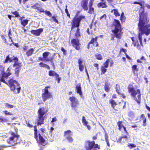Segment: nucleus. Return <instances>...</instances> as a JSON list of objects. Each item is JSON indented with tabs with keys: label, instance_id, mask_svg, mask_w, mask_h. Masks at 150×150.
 <instances>
[{
	"label": "nucleus",
	"instance_id": "1",
	"mask_svg": "<svg viewBox=\"0 0 150 150\" xmlns=\"http://www.w3.org/2000/svg\"><path fill=\"white\" fill-rule=\"evenodd\" d=\"M143 14L140 12V20L138 24L139 31L138 35L139 40L141 45L142 46V38L144 34L148 36L150 34V24H146L145 23H147L148 21L147 20V14H144L143 11Z\"/></svg>",
	"mask_w": 150,
	"mask_h": 150
},
{
	"label": "nucleus",
	"instance_id": "2",
	"mask_svg": "<svg viewBox=\"0 0 150 150\" xmlns=\"http://www.w3.org/2000/svg\"><path fill=\"white\" fill-rule=\"evenodd\" d=\"M13 60H14L15 62L13 64V67H16L15 70V73L18 76L21 70V63L18 62V59L16 57H13L11 58L9 57V55L7 56L4 61L1 62L0 64V69L2 71H4V64L8 62H11Z\"/></svg>",
	"mask_w": 150,
	"mask_h": 150
},
{
	"label": "nucleus",
	"instance_id": "3",
	"mask_svg": "<svg viewBox=\"0 0 150 150\" xmlns=\"http://www.w3.org/2000/svg\"><path fill=\"white\" fill-rule=\"evenodd\" d=\"M48 111L47 107L46 106L40 107L38 112V125H41L44 124L45 119V116H44V115L48 112Z\"/></svg>",
	"mask_w": 150,
	"mask_h": 150
},
{
	"label": "nucleus",
	"instance_id": "4",
	"mask_svg": "<svg viewBox=\"0 0 150 150\" xmlns=\"http://www.w3.org/2000/svg\"><path fill=\"white\" fill-rule=\"evenodd\" d=\"M129 92L134 99L139 104L141 100V94L140 90L139 89L135 90L132 85H129L128 87Z\"/></svg>",
	"mask_w": 150,
	"mask_h": 150
},
{
	"label": "nucleus",
	"instance_id": "5",
	"mask_svg": "<svg viewBox=\"0 0 150 150\" xmlns=\"http://www.w3.org/2000/svg\"><path fill=\"white\" fill-rule=\"evenodd\" d=\"M9 83L11 90L15 94L20 93L21 87L17 82L14 80L11 79L9 81Z\"/></svg>",
	"mask_w": 150,
	"mask_h": 150
},
{
	"label": "nucleus",
	"instance_id": "6",
	"mask_svg": "<svg viewBox=\"0 0 150 150\" xmlns=\"http://www.w3.org/2000/svg\"><path fill=\"white\" fill-rule=\"evenodd\" d=\"M114 25L115 27V29L112 30V32L115 34V36L117 38H120L122 33L121 32L119 21L118 20H115Z\"/></svg>",
	"mask_w": 150,
	"mask_h": 150
},
{
	"label": "nucleus",
	"instance_id": "7",
	"mask_svg": "<svg viewBox=\"0 0 150 150\" xmlns=\"http://www.w3.org/2000/svg\"><path fill=\"white\" fill-rule=\"evenodd\" d=\"M85 148L86 150H97L100 149V146L98 144H95L94 141H88L85 145Z\"/></svg>",
	"mask_w": 150,
	"mask_h": 150
},
{
	"label": "nucleus",
	"instance_id": "8",
	"mask_svg": "<svg viewBox=\"0 0 150 150\" xmlns=\"http://www.w3.org/2000/svg\"><path fill=\"white\" fill-rule=\"evenodd\" d=\"M69 99L71 102V108L73 109L76 110L79 104L78 100L74 96L70 97Z\"/></svg>",
	"mask_w": 150,
	"mask_h": 150
},
{
	"label": "nucleus",
	"instance_id": "9",
	"mask_svg": "<svg viewBox=\"0 0 150 150\" xmlns=\"http://www.w3.org/2000/svg\"><path fill=\"white\" fill-rule=\"evenodd\" d=\"M43 93L42 94V97L43 101H45L47 99L52 98L53 96L52 94L48 90L43 89Z\"/></svg>",
	"mask_w": 150,
	"mask_h": 150
},
{
	"label": "nucleus",
	"instance_id": "10",
	"mask_svg": "<svg viewBox=\"0 0 150 150\" xmlns=\"http://www.w3.org/2000/svg\"><path fill=\"white\" fill-rule=\"evenodd\" d=\"M85 16H81L77 18L75 17L72 21V25L71 29L72 30L75 27H78L79 26L80 21L85 18Z\"/></svg>",
	"mask_w": 150,
	"mask_h": 150
},
{
	"label": "nucleus",
	"instance_id": "11",
	"mask_svg": "<svg viewBox=\"0 0 150 150\" xmlns=\"http://www.w3.org/2000/svg\"><path fill=\"white\" fill-rule=\"evenodd\" d=\"M11 74V73L10 72L9 68H8L6 73H4L1 76H0V80L1 81L7 84L5 80L6 79L7 77L10 75Z\"/></svg>",
	"mask_w": 150,
	"mask_h": 150
},
{
	"label": "nucleus",
	"instance_id": "12",
	"mask_svg": "<svg viewBox=\"0 0 150 150\" xmlns=\"http://www.w3.org/2000/svg\"><path fill=\"white\" fill-rule=\"evenodd\" d=\"M72 46L77 50L80 49L81 44L79 43V40L77 39H74L71 41Z\"/></svg>",
	"mask_w": 150,
	"mask_h": 150
},
{
	"label": "nucleus",
	"instance_id": "13",
	"mask_svg": "<svg viewBox=\"0 0 150 150\" xmlns=\"http://www.w3.org/2000/svg\"><path fill=\"white\" fill-rule=\"evenodd\" d=\"M72 134V132H71V131L68 130L64 132V136L67 140L69 141H71L73 140L72 138L71 137Z\"/></svg>",
	"mask_w": 150,
	"mask_h": 150
},
{
	"label": "nucleus",
	"instance_id": "14",
	"mask_svg": "<svg viewBox=\"0 0 150 150\" xmlns=\"http://www.w3.org/2000/svg\"><path fill=\"white\" fill-rule=\"evenodd\" d=\"M78 63L79 70L81 71H82L84 69V61L83 59H79L78 60Z\"/></svg>",
	"mask_w": 150,
	"mask_h": 150
},
{
	"label": "nucleus",
	"instance_id": "15",
	"mask_svg": "<svg viewBox=\"0 0 150 150\" xmlns=\"http://www.w3.org/2000/svg\"><path fill=\"white\" fill-rule=\"evenodd\" d=\"M50 53L49 52H45L42 54L43 57L44 59V61H51L52 59V58L51 57H49L48 58H46L48 56Z\"/></svg>",
	"mask_w": 150,
	"mask_h": 150
},
{
	"label": "nucleus",
	"instance_id": "16",
	"mask_svg": "<svg viewBox=\"0 0 150 150\" xmlns=\"http://www.w3.org/2000/svg\"><path fill=\"white\" fill-rule=\"evenodd\" d=\"M88 0H82L81 3V6L85 11H88Z\"/></svg>",
	"mask_w": 150,
	"mask_h": 150
},
{
	"label": "nucleus",
	"instance_id": "17",
	"mask_svg": "<svg viewBox=\"0 0 150 150\" xmlns=\"http://www.w3.org/2000/svg\"><path fill=\"white\" fill-rule=\"evenodd\" d=\"M43 31L42 28H40L37 30H32L31 33L36 35L39 36Z\"/></svg>",
	"mask_w": 150,
	"mask_h": 150
},
{
	"label": "nucleus",
	"instance_id": "18",
	"mask_svg": "<svg viewBox=\"0 0 150 150\" xmlns=\"http://www.w3.org/2000/svg\"><path fill=\"white\" fill-rule=\"evenodd\" d=\"M122 123L121 121H119L117 122V124L119 127V130L124 131L125 132L127 133L125 127L122 124Z\"/></svg>",
	"mask_w": 150,
	"mask_h": 150
},
{
	"label": "nucleus",
	"instance_id": "19",
	"mask_svg": "<svg viewBox=\"0 0 150 150\" xmlns=\"http://www.w3.org/2000/svg\"><path fill=\"white\" fill-rule=\"evenodd\" d=\"M76 88L77 93L79 94L81 96L82 95V92L81 91L80 83H79L76 86Z\"/></svg>",
	"mask_w": 150,
	"mask_h": 150
},
{
	"label": "nucleus",
	"instance_id": "20",
	"mask_svg": "<svg viewBox=\"0 0 150 150\" xmlns=\"http://www.w3.org/2000/svg\"><path fill=\"white\" fill-rule=\"evenodd\" d=\"M82 122L83 125L87 127V128L88 129V130H90L91 129V127L90 126L88 125V122L86 121L85 117L84 116L83 117Z\"/></svg>",
	"mask_w": 150,
	"mask_h": 150
},
{
	"label": "nucleus",
	"instance_id": "21",
	"mask_svg": "<svg viewBox=\"0 0 150 150\" xmlns=\"http://www.w3.org/2000/svg\"><path fill=\"white\" fill-rule=\"evenodd\" d=\"M97 37H96L95 38H92L90 41V42L89 43V44H93V45L95 46L96 47H97L98 46V45L97 42Z\"/></svg>",
	"mask_w": 150,
	"mask_h": 150
},
{
	"label": "nucleus",
	"instance_id": "22",
	"mask_svg": "<svg viewBox=\"0 0 150 150\" xmlns=\"http://www.w3.org/2000/svg\"><path fill=\"white\" fill-rule=\"evenodd\" d=\"M16 141H8V144L3 145L5 147H9L15 146L16 144Z\"/></svg>",
	"mask_w": 150,
	"mask_h": 150
},
{
	"label": "nucleus",
	"instance_id": "23",
	"mask_svg": "<svg viewBox=\"0 0 150 150\" xmlns=\"http://www.w3.org/2000/svg\"><path fill=\"white\" fill-rule=\"evenodd\" d=\"M134 4H139L140 6H142V3L140 2L135 1L134 3ZM143 10L144 11V14H147V13H144V8L142 6L141 7V9L139 11V15H140V12H141V13L143 14L142 12H143Z\"/></svg>",
	"mask_w": 150,
	"mask_h": 150
},
{
	"label": "nucleus",
	"instance_id": "24",
	"mask_svg": "<svg viewBox=\"0 0 150 150\" xmlns=\"http://www.w3.org/2000/svg\"><path fill=\"white\" fill-rule=\"evenodd\" d=\"M49 75L50 76H55L56 78H57L59 76V75L56 73L55 71H50L49 72Z\"/></svg>",
	"mask_w": 150,
	"mask_h": 150
},
{
	"label": "nucleus",
	"instance_id": "25",
	"mask_svg": "<svg viewBox=\"0 0 150 150\" xmlns=\"http://www.w3.org/2000/svg\"><path fill=\"white\" fill-rule=\"evenodd\" d=\"M12 137L10 138V139L11 140H17L19 137L18 134H16L13 133L12 134Z\"/></svg>",
	"mask_w": 150,
	"mask_h": 150
},
{
	"label": "nucleus",
	"instance_id": "26",
	"mask_svg": "<svg viewBox=\"0 0 150 150\" xmlns=\"http://www.w3.org/2000/svg\"><path fill=\"white\" fill-rule=\"evenodd\" d=\"M37 142L40 146H45L47 144V141H37Z\"/></svg>",
	"mask_w": 150,
	"mask_h": 150
},
{
	"label": "nucleus",
	"instance_id": "27",
	"mask_svg": "<svg viewBox=\"0 0 150 150\" xmlns=\"http://www.w3.org/2000/svg\"><path fill=\"white\" fill-rule=\"evenodd\" d=\"M109 103L111 104L112 107L113 108H114L115 105H117V103L112 99L110 100Z\"/></svg>",
	"mask_w": 150,
	"mask_h": 150
},
{
	"label": "nucleus",
	"instance_id": "28",
	"mask_svg": "<svg viewBox=\"0 0 150 150\" xmlns=\"http://www.w3.org/2000/svg\"><path fill=\"white\" fill-rule=\"evenodd\" d=\"M132 68L133 72L134 73H135V72L138 71L139 70L138 68H137V66L136 65H133Z\"/></svg>",
	"mask_w": 150,
	"mask_h": 150
},
{
	"label": "nucleus",
	"instance_id": "29",
	"mask_svg": "<svg viewBox=\"0 0 150 150\" xmlns=\"http://www.w3.org/2000/svg\"><path fill=\"white\" fill-rule=\"evenodd\" d=\"M98 7H101L102 8H106L107 7L106 5L105 4V2L100 3L98 4Z\"/></svg>",
	"mask_w": 150,
	"mask_h": 150
},
{
	"label": "nucleus",
	"instance_id": "30",
	"mask_svg": "<svg viewBox=\"0 0 150 150\" xmlns=\"http://www.w3.org/2000/svg\"><path fill=\"white\" fill-rule=\"evenodd\" d=\"M34 51V49L31 48L29 50L26 52V54L28 56L31 55Z\"/></svg>",
	"mask_w": 150,
	"mask_h": 150
},
{
	"label": "nucleus",
	"instance_id": "31",
	"mask_svg": "<svg viewBox=\"0 0 150 150\" xmlns=\"http://www.w3.org/2000/svg\"><path fill=\"white\" fill-rule=\"evenodd\" d=\"M89 10L88 11V13L92 14L94 12V8L92 7V6H88Z\"/></svg>",
	"mask_w": 150,
	"mask_h": 150
},
{
	"label": "nucleus",
	"instance_id": "32",
	"mask_svg": "<svg viewBox=\"0 0 150 150\" xmlns=\"http://www.w3.org/2000/svg\"><path fill=\"white\" fill-rule=\"evenodd\" d=\"M106 68L105 67V65L102 66L101 68V74H104L106 71L107 69H106Z\"/></svg>",
	"mask_w": 150,
	"mask_h": 150
},
{
	"label": "nucleus",
	"instance_id": "33",
	"mask_svg": "<svg viewBox=\"0 0 150 150\" xmlns=\"http://www.w3.org/2000/svg\"><path fill=\"white\" fill-rule=\"evenodd\" d=\"M39 64L41 67H45L49 69H50V67L48 65L44 64L42 62H40Z\"/></svg>",
	"mask_w": 150,
	"mask_h": 150
},
{
	"label": "nucleus",
	"instance_id": "34",
	"mask_svg": "<svg viewBox=\"0 0 150 150\" xmlns=\"http://www.w3.org/2000/svg\"><path fill=\"white\" fill-rule=\"evenodd\" d=\"M5 108L8 109H11L13 108L14 106L12 105H11L10 104L8 103H6L5 104Z\"/></svg>",
	"mask_w": 150,
	"mask_h": 150
},
{
	"label": "nucleus",
	"instance_id": "35",
	"mask_svg": "<svg viewBox=\"0 0 150 150\" xmlns=\"http://www.w3.org/2000/svg\"><path fill=\"white\" fill-rule=\"evenodd\" d=\"M28 20H23L22 21L21 24L23 27H25L28 24Z\"/></svg>",
	"mask_w": 150,
	"mask_h": 150
},
{
	"label": "nucleus",
	"instance_id": "36",
	"mask_svg": "<svg viewBox=\"0 0 150 150\" xmlns=\"http://www.w3.org/2000/svg\"><path fill=\"white\" fill-rule=\"evenodd\" d=\"M112 13H114V15L116 16H119L120 14L119 13L117 10L116 9H114L112 10L111 11Z\"/></svg>",
	"mask_w": 150,
	"mask_h": 150
},
{
	"label": "nucleus",
	"instance_id": "37",
	"mask_svg": "<svg viewBox=\"0 0 150 150\" xmlns=\"http://www.w3.org/2000/svg\"><path fill=\"white\" fill-rule=\"evenodd\" d=\"M95 56L98 59L101 60L103 59L102 56L100 54H97L95 55Z\"/></svg>",
	"mask_w": 150,
	"mask_h": 150
},
{
	"label": "nucleus",
	"instance_id": "38",
	"mask_svg": "<svg viewBox=\"0 0 150 150\" xmlns=\"http://www.w3.org/2000/svg\"><path fill=\"white\" fill-rule=\"evenodd\" d=\"M134 47L137 46V48L138 49H140L141 48L140 45L139 44L138 41L135 42H134L133 43Z\"/></svg>",
	"mask_w": 150,
	"mask_h": 150
},
{
	"label": "nucleus",
	"instance_id": "39",
	"mask_svg": "<svg viewBox=\"0 0 150 150\" xmlns=\"http://www.w3.org/2000/svg\"><path fill=\"white\" fill-rule=\"evenodd\" d=\"M105 90L107 92H108L110 90L109 86L108 83H106L105 86Z\"/></svg>",
	"mask_w": 150,
	"mask_h": 150
},
{
	"label": "nucleus",
	"instance_id": "40",
	"mask_svg": "<svg viewBox=\"0 0 150 150\" xmlns=\"http://www.w3.org/2000/svg\"><path fill=\"white\" fill-rule=\"evenodd\" d=\"M110 59H108L105 63L103 64V65H105L106 68L108 67L110 63Z\"/></svg>",
	"mask_w": 150,
	"mask_h": 150
},
{
	"label": "nucleus",
	"instance_id": "41",
	"mask_svg": "<svg viewBox=\"0 0 150 150\" xmlns=\"http://www.w3.org/2000/svg\"><path fill=\"white\" fill-rule=\"evenodd\" d=\"M52 19H50V21H54L56 23H58V20L56 19V18L54 16H53L51 17Z\"/></svg>",
	"mask_w": 150,
	"mask_h": 150
},
{
	"label": "nucleus",
	"instance_id": "42",
	"mask_svg": "<svg viewBox=\"0 0 150 150\" xmlns=\"http://www.w3.org/2000/svg\"><path fill=\"white\" fill-rule=\"evenodd\" d=\"M117 85H116V91L118 93V94L121 95V96L123 98H125L126 97V96H124L123 94H122L121 93H120L119 92L118 90H117Z\"/></svg>",
	"mask_w": 150,
	"mask_h": 150
},
{
	"label": "nucleus",
	"instance_id": "43",
	"mask_svg": "<svg viewBox=\"0 0 150 150\" xmlns=\"http://www.w3.org/2000/svg\"><path fill=\"white\" fill-rule=\"evenodd\" d=\"M6 115H12L13 114L11 112H8L7 110H5L3 111Z\"/></svg>",
	"mask_w": 150,
	"mask_h": 150
},
{
	"label": "nucleus",
	"instance_id": "44",
	"mask_svg": "<svg viewBox=\"0 0 150 150\" xmlns=\"http://www.w3.org/2000/svg\"><path fill=\"white\" fill-rule=\"evenodd\" d=\"M44 12L48 16L50 17L52 16V14L49 11H44Z\"/></svg>",
	"mask_w": 150,
	"mask_h": 150
},
{
	"label": "nucleus",
	"instance_id": "45",
	"mask_svg": "<svg viewBox=\"0 0 150 150\" xmlns=\"http://www.w3.org/2000/svg\"><path fill=\"white\" fill-rule=\"evenodd\" d=\"M75 35L76 37L79 36L80 35V33L79 32V29L77 28L76 33H75Z\"/></svg>",
	"mask_w": 150,
	"mask_h": 150
},
{
	"label": "nucleus",
	"instance_id": "46",
	"mask_svg": "<svg viewBox=\"0 0 150 150\" xmlns=\"http://www.w3.org/2000/svg\"><path fill=\"white\" fill-rule=\"evenodd\" d=\"M12 13L15 15L16 17H20V16L19 15V14L18 12L16 11H15L14 12H12Z\"/></svg>",
	"mask_w": 150,
	"mask_h": 150
},
{
	"label": "nucleus",
	"instance_id": "47",
	"mask_svg": "<svg viewBox=\"0 0 150 150\" xmlns=\"http://www.w3.org/2000/svg\"><path fill=\"white\" fill-rule=\"evenodd\" d=\"M106 15L105 14H104V15H103V16H101L100 17V20H102L103 19L105 20V19H106Z\"/></svg>",
	"mask_w": 150,
	"mask_h": 150
},
{
	"label": "nucleus",
	"instance_id": "48",
	"mask_svg": "<svg viewBox=\"0 0 150 150\" xmlns=\"http://www.w3.org/2000/svg\"><path fill=\"white\" fill-rule=\"evenodd\" d=\"M142 120H143V123H144L143 125L145 126H146V117H144V118L142 119Z\"/></svg>",
	"mask_w": 150,
	"mask_h": 150
},
{
	"label": "nucleus",
	"instance_id": "49",
	"mask_svg": "<svg viewBox=\"0 0 150 150\" xmlns=\"http://www.w3.org/2000/svg\"><path fill=\"white\" fill-rule=\"evenodd\" d=\"M36 9L38 11L40 12H44V10L41 8H37Z\"/></svg>",
	"mask_w": 150,
	"mask_h": 150
},
{
	"label": "nucleus",
	"instance_id": "50",
	"mask_svg": "<svg viewBox=\"0 0 150 150\" xmlns=\"http://www.w3.org/2000/svg\"><path fill=\"white\" fill-rule=\"evenodd\" d=\"M125 17L124 16H121V17H120V20L124 22L125 20Z\"/></svg>",
	"mask_w": 150,
	"mask_h": 150
},
{
	"label": "nucleus",
	"instance_id": "51",
	"mask_svg": "<svg viewBox=\"0 0 150 150\" xmlns=\"http://www.w3.org/2000/svg\"><path fill=\"white\" fill-rule=\"evenodd\" d=\"M129 146H130V148H132L135 147H136V145L134 144H130L129 145Z\"/></svg>",
	"mask_w": 150,
	"mask_h": 150
},
{
	"label": "nucleus",
	"instance_id": "52",
	"mask_svg": "<svg viewBox=\"0 0 150 150\" xmlns=\"http://www.w3.org/2000/svg\"><path fill=\"white\" fill-rule=\"evenodd\" d=\"M109 62V65H110V67H111L112 66L113 64V61L110 59Z\"/></svg>",
	"mask_w": 150,
	"mask_h": 150
},
{
	"label": "nucleus",
	"instance_id": "53",
	"mask_svg": "<svg viewBox=\"0 0 150 150\" xmlns=\"http://www.w3.org/2000/svg\"><path fill=\"white\" fill-rule=\"evenodd\" d=\"M93 0H91L89 2L88 6H92Z\"/></svg>",
	"mask_w": 150,
	"mask_h": 150
},
{
	"label": "nucleus",
	"instance_id": "54",
	"mask_svg": "<svg viewBox=\"0 0 150 150\" xmlns=\"http://www.w3.org/2000/svg\"><path fill=\"white\" fill-rule=\"evenodd\" d=\"M126 102H124L123 101H122V103L123 104V109H124L125 108V104H126Z\"/></svg>",
	"mask_w": 150,
	"mask_h": 150
},
{
	"label": "nucleus",
	"instance_id": "55",
	"mask_svg": "<svg viewBox=\"0 0 150 150\" xmlns=\"http://www.w3.org/2000/svg\"><path fill=\"white\" fill-rule=\"evenodd\" d=\"M34 130L35 132V136H36L37 134V127L36 126H35L34 127Z\"/></svg>",
	"mask_w": 150,
	"mask_h": 150
},
{
	"label": "nucleus",
	"instance_id": "56",
	"mask_svg": "<svg viewBox=\"0 0 150 150\" xmlns=\"http://www.w3.org/2000/svg\"><path fill=\"white\" fill-rule=\"evenodd\" d=\"M61 80V77L59 76H58L57 78H56V80H57L58 81V83H59V81Z\"/></svg>",
	"mask_w": 150,
	"mask_h": 150
},
{
	"label": "nucleus",
	"instance_id": "57",
	"mask_svg": "<svg viewBox=\"0 0 150 150\" xmlns=\"http://www.w3.org/2000/svg\"><path fill=\"white\" fill-rule=\"evenodd\" d=\"M95 67H96L97 68V70H98V64H95L94 65Z\"/></svg>",
	"mask_w": 150,
	"mask_h": 150
},
{
	"label": "nucleus",
	"instance_id": "58",
	"mask_svg": "<svg viewBox=\"0 0 150 150\" xmlns=\"http://www.w3.org/2000/svg\"><path fill=\"white\" fill-rule=\"evenodd\" d=\"M57 119L56 118L54 117L53 118L52 120V121H51V122H53L56 121L57 120Z\"/></svg>",
	"mask_w": 150,
	"mask_h": 150
},
{
	"label": "nucleus",
	"instance_id": "59",
	"mask_svg": "<svg viewBox=\"0 0 150 150\" xmlns=\"http://www.w3.org/2000/svg\"><path fill=\"white\" fill-rule=\"evenodd\" d=\"M67 119H66V118L64 119L63 120V123L64 124L65 123L67 122Z\"/></svg>",
	"mask_w": 150,
	"mask_h": 150
},
{
	"label": "nucleus",
	"instance_id": "60",
	"mask_svg": "<svg viewBox=\"0 0 150 150\" xmlns=\"http://www.w3.org/2000/svg\"><path fill=\"white\" fill-rule=\"evenodd\" d=\"M146 6L148 8L150 9V5L148 4H146Z\"/></svg>",
	"mask_w": 150,
	"mask_h": 150
},
{
	"label": "nucleus",
	"instance_id": "61",
	"mask_svg": "<svg viewBox=\"0 0 150 150\" xmlns=\"http://www.w3.org/2000/svg\"><path fill=\"white\" fill-rule=\"evenodd\" d=\"M141 60H146V59L144 56H142L140 58Z\"/></svg>",
	"mask_w": 150,
	"mask_h": 150
},
{
	"label": "nucleus",
	"instance_id": "62",
	"mask_svg": "<svg viewBox=\"0 0 150 150\" xmlns=\"http://www.w3.org/2000/svg\"><path fill=\"white\" fill-rule=\"evenodd\" d=\"M126 56L127 58V59H131V58L128 55H127L126 54Z\"/></svg>",
	"mask_w": 150,
	"mask_h": 150
},
{
	"label": "nucleus",
	"instance_id": "63",
	"mask_svg": "<svg viewBox=\"0 0 150 150\" xmlns=\"http://www.w3.org/2000/svg\"><path fill=\"white\" fill-rule=\"evenodd\" d=\"M50 86H46L45 87V88L44 89H47V90H48V88H50Z\"/></svg>",
	"mask_w": 150,
	"mask_h": 150
},
{
	"label": "nucleus",
	"instance_id": "64",
	"mask_svg": "<svg viewBox=\"0 0 150 150\" xmlns=\"http://www.w3.org/2000/svg\"><path fill=\"white\" fill-rule=\"evenodd\" d=\"M137 62L139 63H142V62L139 59L137 60Z\"/></svg>",
	"mask_w": 150,
	"mask_h": 150
}]
</instances>
